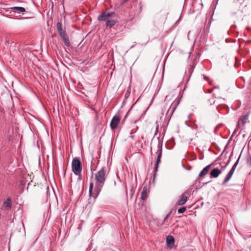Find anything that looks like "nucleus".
<instances>
[{
  "label": "nucleus",
  "mask_w": 251,
  "mask_h": 251,
  "mask_svg": "<svg viewBox=\"0 0 251 251\" xmlns=\"http://www.w3.org/2000/svg\"><path fill=\"white\" fill-rule=\"evenodd\" d=\"M106 172L104 168H102L95 175V186L93 191L94 184L91 182L89 185V197L93 198L95 201L99 195L104 185L106 179Z\"/></svg>",
  "instance_id": "obj_1"
},
{
  "label": "nucleus",
  "mask_w": 251,
  "mask_h": 251,
  "mask_svg": "<svg viewBox=\"0 0 251 251\" xmlns=\"http://www.w3.org/2000/svg\"><path fill=\"white\" fill-rule=\"evenodd\" d=\"M115 14L113 12H105L98 16V20L100 22H105L106 27H111L118 22L115 18Z\"/></svg>",
  "instance_id": "obj_2"
},
{
  "label": "nucleus",
  "mask_w": 251,
  "mask_h": 251,
  "mask_svg": "<svg viewBox=\"0 0 251 251\" xmlns=\"http://www.w3.org/2000/svg\"><path fill=\"white\" fill-rule=\"evenodd\" d=\"M72 171L75 175H79L81 172L82 167L79 159L76 157L73 159L72 163Z\"/></svg>",
  "instance_id": "obj_3"
},
{
  "label": "nucleus",
  "mask_w": 251,
  "mask_h": 251,
  "mask_svg": "<svg viewBox=\"0 0 251 251\" xmlns=\"http://www.w3.org/2000/svg\"><path fill=\"white\" fill-rule=\"evenodd\" d=\"M190 194L188 191L184 192L180 197V199L177 201V204L181 205L184 204L187 201Z\"/></svg>",
  "instance_id": "obj_4"
},
{
  "label": "nucleus",
  "mask_w": 251,
  "mask_h": 251,
  "mask_svg": "<svg viewBox=\"0 0 251 251\" xmlns=\"http://www.w3.org/2000/svg\"><path fill=\"white\" fill-rule=\"evenodd\" d=\"M120 118L117 115H115L113 117L110 123V126L112 129H115L117 128L118 125L120 123Z\"/></svg>",
  "instance_id": "obj_5"
},
{
  "label": "nucleus",
  "mask_w": 251,
  "mask_h": 251,
  "mask_svg": "<svg viewBox=\"0 0 251 251\" xmlns=\"http://www.w3.org/2000/svg\"><path fill=\"white\" fill-rule=\"evenodd\" d=\"M174 242H175V239H174V238L172 236L169 235L167 237L166 243H167V246L169 248L171 249L174 247Z\"/></svg>",
  "instance_id": "obj_6"
},
{
  "label": "nucleus",
  "mask_w": 251,
  "mask_h": 251,
  "mask_svg": "<svg viewBox=\"0 0 251 251\" xmlns=\"http://www.w3.org/2000/svg\"><path fill=\"white\" fill-rule=\"evenodd\" d=\"M222 173L221 171L218 168H214L210 172V177L211 178H216L220 174Z\"/></svg>",
  "instance_id": "obj_7"
},
{
  "label": "nucleus",
  "mask_w": 251,
  "mask_h": 251,
  "mask_svg": "<svg viewBox=\"0 0 251 251\" xmlns=\"http://www.w3.org/2000/svg\"><path fill=\"white\" fill-rule=\"evenodd\" d=\"M157 152H158V155L157 156V158L156 163H155V172L157 171L159 164L160 162L161 158V156H162V149H158L157 150Z\"/></svg>",
  "instance_id": "obj_8"
},
{
  "label": "nucleus",
  "mask_w": 251,
  "mask_h": 251,
  "mask_svg": "<svg viewBox=\"0 0 251 251\" xmlns=\"http://www.w3.org/2000/svg\"><path fill=\"white\" fill-rule=\"evenodd\" d=\"M60 36L61 38V39H62L63 41L64 42V44L66 46L69 47L70 46V42L69 38H68L67 35L66 34V32L60 35Z\"/></svg>",
  "instance_id": "obj_9"
},
{
  "label": "nucleus",
  "mask_w": 251,
  "mask_h": 251,
  "mask_svg": "<svg viewBox=\"0 0 251 251\" xmlns=\"http://www.w3.org/2000/svg\"><path fill=\"white\" fill-rule=\"evenodd\" d=\"M212 165V164H209L206 166L205 168H204L203 170L199 174V176L202 177L206 175L208 171H209Z\"/></svg>",
  "instance_id": "obj_10"
},
{
  "label": "nucleus",
  "mask_w": 251,
  "mask_h": 251,
  "mask_svg": "<svg viewBox=\"0 0 251 251\" xmlns=\"http://www.w3.org/2000/svg\"><path fill=\"white\" fill-rule=\"evenodd\" d=\"M13 12H16L18 13H23L25 12V9L23 7L14 6L10 8Z\"/></svg>",
  "instance_id": "obj_11"
},
{
  "label": "nucleus",
  "mask_w": 251,
  "mask_h": 251,
  "mask_svg": "<svg viewBox=\"0 0 251 251\" xmlns=\"http://www.w3.org/2000/svg\"><path fill=\"white\" fill-rule=\"evenodd\" d=\"M233 173L234 172L230 170L228 173L227 174V175L226 176L223 183L225 184L227 183L231 178Z\"/></svg>",
  "instance_id": "obj_12"
},
{
  "label": "nucleus",
  "mask_w": 251,
  "mask_h": 251,
  "mask_svg": "<svg viewBox=\"0 0 251 251\" xmlns=\"http://www.w3.org/2000/svg\"><path fill=\"white\" fill-rule=\"evenodd\" d=\"M11 204H12V201L10 198H8L4 202L3 205L4 207L7 209H9L11 208Z\"/></svg>",
  "instance_id": "obj_13"
},
{
  "label": "nucleus",
  "mask_w": 251,
  "mask_h": 251,
  "mask_svg": "<svg viewBox=\"0 0 251 251\" xmlns=\"http://www.w3.org/2000/svg\"><path fill=\"white\" fill-rule=\"evenodd\" d=\"M57 31L59 35L65 33V31L62 28V25L60 22H58L56 25Z\"/></svg>",
  "instance_id": "obj_14"
},
{
  "label": "nucleus",
  "mask_w": 251,
  "mask_h": 251,
  "mask_svg": "<svg viewBox=\"0 0 251 251\" xmlns=\"http://www.w3.org/2000/svg\"><path fill=\"white\" fill-rule=\"evenodd\" d=\"M248 119V116L246 115H245L242 119H241L238 121V126H240V125H244L245 123H246L247 120Z\"/></svg>",
  "instance_id": "obj_15"
},
{
  "label": "nucleus",
  "mask_w": 251,
  "mask_h": 251,
  "mask_svg": "<svg viewBox=\"0 0 251 251\" xmlns=\"http://www.w3.org/2000/svg\"><path fill=\"white\" fill-rule=\"evenodd\" d=\"M147 197V191L146 189H143L141 193V199L142 200H145Z\"/></svg>",
  "instance_id": "obj_16"
},
{
  "label": "nucleus",
  "mask_w": 251,
  "mask_h": 251,
  "mask_svg": "<svg viewBox=\"0 0 251 251\" xmlns=\"http://www.w3.org/2000/svg\"><path fill=\"white\" fill-rule=\"evenodd\" d=\"M186 210L185 207L183 206L178 209V213H183Z\"/></svg>",
  "instance_id": "obj_17"
},
{
  "label": "nucleus",
  "mask_w": 251,
  "mask_h": 251,
  "mask_svg": "<svg viewBox=\"0 0 251 251\" xmlns=\"http://www.w3.org/2000/svg\"><path fill=\"white\" fill-rule=\"evenodd\" d=\"M239 157L238 158V159H237V160L236 161V162L234 163V164L233 165V166H232V168L231 169V170L233 171V172H234L235 169H236V167L238 163V162H239Z\"/></svg>",
  "instance_id": "obj_18"
},
{
  "label": "nucleus",
  "mask_w": 251,
  "mask_h": 251,
  "mask_svg": "<svg viewBox=\"0 0 251 251\" xmlns=\"http://www.w3.org/2000/svg\"><path fill=\"white\" fill-rule=\"evenodd\" d=\"M247 163H248L250 166H251V156H249V157L247 158Z\"/></svg>",
  "instance_id": "obj_19"
},
{
  "label": "nucleus",
  "mask_w": 251,
  "mask_h": 251,
  "mask_svg": "<svg viewBox=\"0 0 251 251\" xmlns=\"http://www.w3.org/2000/svg\"><path fill=\"white\" fill-rule=\"evenodd\" d=\"M212 90H213V89H208V92L209 93H212Z\"/></svg>",
  "instance_id": "obj_20"
},
{
  "label": "nucleus",
  "mask_w": 251,
  "mask_h": 251,
  "mask_svg": "<svg viewBox=\"0 0 251 251\" xmlns=\"http://www.w3.org/2000/svg\"><path fill=\"white\" fill-rule=\"evenodd\" d=\"M169 214H168V215H166V216L165 217V218L164 219V220H166L168 218Z\"/></svg>",
  "instance_id": "obj_21"
},
{
  "label": "nucleus",
  "mask_w": 251,
  "mask_h": 251,
  "mask_svg": "<svg viewBox=\"0 0 251 251\" xmlns=\"http://www.w3.org/2000/svg\"><path fill=\"white\" fill-rule=\"evenodd\" d=\"M175 108H176V105H174V106L173 107V110H172V113L174 111Z\"/></svg>",
  "instance_id": "obj_22"
},
{
  "label": "nucleus",
  "mask_w": 251,
  "mask_h": 251,
  "mask_svg": "<svg viewBox=\"0 0 251 251\" xmlns=\"http://www.w3.org/2000/svg\"><path fill=\"white\" fill-rule=\"evenodd\" d=\"M130 137L131 138H133L134 137V136H133V135H131Z\"/></svg>",
  "instance_id": "obj_23"
},
{
  "label": "nucleus",
  "mask_w": 251,
  "mask_h": 251,
  "mask_svg": "<svg viewBox=\"0 0 251 251\" xmlns=\"http://www.w3.org/2000/svg\"><path fill=\"white\" fill-rule=\"evenodd\" d=\"M204 78L205 79H206L207 77L206 76H204Z\"/></svg>",
  "instance_id": "obj_24"
}]
</instances>
